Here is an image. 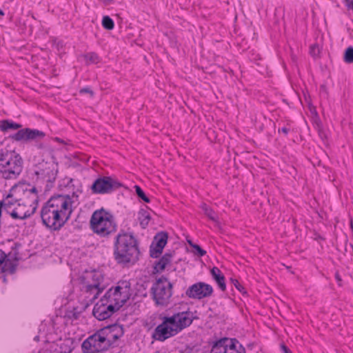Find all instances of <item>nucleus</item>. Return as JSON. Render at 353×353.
<instances>
[{
  "label": "nucleus",
  "instance_id": "obj_37",
  "mask_svg": "<svg viewBox=\"0 0 353 353\" xmlns=\"http://www.w3.org/2000/svg\"><path fill=\"white\" fill-rule=\"evenodd\" d=\"M281 348L283 353H292L291 350L284 344L281 345Z\"/></svg>",
  "mask_w": 353,
  "mask_h": 353
},
{
  "label": "nucleus",
  "instance_id": "obj_35",
  "mask_svg": "<svg viewBox=\"0 0 353 353\" xmlns=\"http://www.w3.org/2000/svg\"><path fill=\"white\" fill-rule=\"evenodd\" d=\"M345 5L348 10H353V0H344Z\"/></svg>",
  "mask_w": 353,
  "mask_h": 353
},
{
  "label": "nucleus",
  "instance_id": "obj_17",
  "mask_svg": "<svg viewBox=\"0 0 353 353\" xmlns=\"http://www.w3.org/2000/svg\"><path fill=\"white\" fill-rule=\"evenodd\" d=\"M174 314L176 318V321L179 332H181L183 329L189 327L194 319L193 316V313L189 310L178 312Z\"/></svg>",
  "mask_w": 353,
  "mask_h": 353
},
{
  "label": "nucleus",
  "instance_id": "obj_39",
  "mask_svg": "<svg viewBox=\"0 0 353 353\" xmlns=\"http://www.w3.org/2000/svg\"><path fill=\"white\" fill-rule=\"evenodd\" d=\"M335 278L338 281H341V279L338 273L335 274Z\"/></svg>",
  "mask_w": 353,
  "mask_h": 353
},
{
  "label": "nucleus",
  "instance_id": "obj_11",
  "mask_svg": "<svg viewBox=\"0 0 353 353\" xmlns=\"http://www.w3.org/2000/svg\"><path fill=\"white\" fill-rule=\"evenodd\" d=\"M122 183L112 176H103L97 179L90 189L92 194H106L117 190Z\"/></svg>",
  "mask_w": 353,
  "mask_h": 353
},
{
  "label": "nucleus",
  "instance_id": "obj_1",
  "mask_svg": "<svg viewBox=\"0 0 353 353\" xmlns=\"http://www.w3.org/2000/svg\"><path fill=\"white\" fill-rule=\"evenodd\" d=\"M78 195L57 194L51 196L42 206L40 212L42 223L51 231H59L70 219L72 213L74 199Z\"/></svg>",
  "mask_w": 353,
  "mask_h": 353
},
{
  "label": "nucleus",
  "instance_id": "obj_7",
  "mask_svg": "<svg viewBox=\"0 0 353 353\" xmlns=\"http://www.w3.org/2000/svg\"><path fill=\"white\" fill-rule=\"evenodd\" d=\"M173 285L168 278L162 276L152 284L150 293L156 306L167 307L172 296Z\"/></svg>",
  "mask_w": 353,
  "mask_h": 353
},
{
  "label": "nucleus",
  "instance_id": "obj_19",
  "mask_svg": "<svg viewBox=\"0 0 353 353\" xmlns=\"http://www.w3.org/2000/svg\"><path fill=\"white\" fill-rule=\"evenodd\" d=\"M109 332H107L108 339L110 341V346L123 334V327L117 324L105 326Z\"/></svg>",
  "mask_w": 353,
  "mask_h": 353
},
{
  "label": "nucleus",
  "instance_id": "obj_10",
  "mask_svg": "<svg viewBox=\"0 0 353 353\" xmlns=\"http://www.w3.org/2000/svg\"><path fill=\"white\" fill-rule=\"evenodd\" d=\"M210 353H246V351L236 338L223 337L213 343Z\"/></svg>",
  "mask_w": 353,
  "mask_h": 353
},
{
  "label": "nucleus",
  "instance_id": "obj_21",
  "mask_svg": "<svg viewBox=\"0 0 353 353\" xmlns=\"http://www.w3.org/2000/svg\"><path fill=\"white\" fill-rule=\"evenodd\" d=\"M172 258V254L171 252H165L154 265V269L156 272H161L164 270L166 265L170 263Z\"/></svg>",
  "mask_w": 353,
  "mask_h": 353
},
{
  "label": "nucleus",
  "instance_id": "obj_34",
  "mask_svg": "<svg viewBox=\"0 0 353 353\" xmlns=\"http://www.w3.org/2000/svg\"><path fill=\"white\" fill-rule=\"evenodd\" d=\"M80 94H89L91 97H94V92L89 87H85L79 90Z\"/></svg>",
  "mask_w": 353,
  "mask_h": 353
},
{
  "label": "nucleus",
  "instance_id": "obj_30",
  "mask_svg": "<svg viewBox=\"0 0 353 353\" xmlns=\"http://www.w3.org/2000/svg\"><path fill=\"white\" fill-rule=\"evenodd\" d=\"M135 192L138 197L146 203H150V200L148 196L145 194L143 190L139 185H135Z\"/></svg>",
  "mask_w": 353,
  "mask_h": 353
},
{
  "label": "nucleus",
  "instance_id": "obj_15",
  "mask_svg": "<svg viewBox=\"0 0 353 353\" xmlns=\"http://www.w3.org/2000/svg\"><path fill=\"white\" fill-rule=\"evenodd\" d=\"M117 310L112 304L106 303L105 301L101 298L99 301L94 305L92 314L93 316L99 321H103L111 317Z\"/></svg>",
  "mask_w": 353,
  "mask_h": 353
},
{
  "label": "nucleus",
  "instance_id": "obj_6",
  "mask_svg": "<svg viewBox=\"0 0 353 353\" xmlns=\"http://www.w3.org/2000/svg\"><path fill=\"white\" fill-rule=\"evenodd\" d=\"M81 291L86 298L94 301L106 288L103 274L97 270L88 272L81 277Z\"/></svg>",
  "mask_w": 353,
  "mask_h": 353
},
{
  "label": "nucleus",
  "instance_id": "obj_4",
  "mask_svg": "<svg viewBox=\"0 0 353 353\" xmlns=\"http://www.w3.org/2000/svg\"><path fill=\"white\" fill-rule=\"evenodd\" d=\"M23 169V159L15 151L6 150L0 155V176L5 179H15Z\"/></svg>",
  "mask_w": 353,
  "mask_h": 353
},
{
  "label": "nucleus",
  "instance_id": "obj_38",
  "mask_svg": "<svg viewBox=\"0 0 353 353\" xmlns=\"http://www.w3.org/2000/svg\"><path fill=\"white\" fill-rule=\"evenodd\" d=\"M36 146L38 149H42L44 148V145L43 143H39Z\"/></svg>",
  "mask_w": 353,
  "mask_h": 353
},
{
  "label": "nucleus",
  "instance_id": "obj_18",
  "mask_svg": "<svg viewBox=\"0 0 353 353\" xmlns=\"http://www.w3.org/2000/svg\"><path fill=\"white\" fill-rule=\"evenodd\" d=\"M0 266L3 273L12 274L16 272L17 263L8 259L6 254L0 249Z\"/></svg>",
  "mask_w": 353,
  "mask_h": 353
},
{
  "label": "nucleus",
  "instance_id": "obj_2",
  "mask_svg": "<svg viewBox=\"0 0 353 353\" xmlns=\"http://www.w3.org/2000/svg\"><path fill=\"white\" fill-rule=\"evenodd\" d=\"M140 251L138 241L132 233L120 232L114 243V256L118 264L134 263L139 259Z\"/></svg>",
  "mask_w": 353,
  "mask_h": 353
},
{
  "label": "nucleus",
  "instance_id": "obj_26",
  "mask_svg": "<svg viewBox=\"0 0 353 353\" xmlns=\"http://www.w3.org/2000/svg\"><path fill=\"white\" fill-rule=\"evenodd\" d=\"M163 248L161 245L156 244L154 241L152 242L150 246V256L152 258H158L162 253Z\"/></svg>",
  "mask_w": 353,
  "mask_h": 353
},
{
  "label": "nucleus",
  "instance_id": "obj_24",
  "mask_svg": "<svg viewBox=\"0 0 353 353\" xmlns=\"http://www.w3.org/2000/svg\"><path fill=\"white\" fill-rule=\"evenodd\" d=\"M168 238V236L166 232H161L155 235L153 241L164 248L167 243Z\"/></svg>",
  "mask_w": 353,
  "mask_h": 353
},
{
  "label": "nucleus",
  "instance_id": "obj_5",
  "mask_svg": "<svg viewBox=\"0 0 353 353\" xmlns=\"http://www.w3.org/2000/svg\"><path fill=\"white\" fill-rule=\"evenodd\" d=\"M132 292L130 281L129 280H121L114 286L108 290L101 298L106 303L112 304L114 307L119 310L130 299Z\"/></svg>",
  "mask_w": 353,
  "mask_h": 353
},
{
  "label": "nucleus",
  "instance_id": "obj_22",
  "mask_svg": "<svg viewBox=\"0 0 353 353\" xmlns=\"http://www.w3.org/2000/svg\"><path fill=\"white\" fill-rule=\"evenodd\" d=\"M151 219L150 213L147 210L141 208L138 212V220L141 228L145 229L148 227Z\"/></svg>",
  "mask_w": 353,
  "mask_h": 353
},
{
  "label": "nucleus",
  "instance_id": "obj_40",
  "mask_svg": "<svg viewBox=\"0 0 353 353\" xmlns=\"http://www.w3.org/2000/svg\"><path fill=\"white\" fill-rule=\"evenodd\" d=\"M3 124V120L0 121V130H2V125Z\"/></svg>",
  "mask_w": 353,
  "mask_h": 353
},
{
  "label": "nucleus",
  "instance_id": "obj_41",
  "mask_svg": "<svg viewBox=\"0 0 353 353\" xmlns=\"http://www.w3.org/2000/svg\"><path fill=\"white\" fill-rule=\"evenodd\" d=\"M0 15L1 16H4L5 15L4 12L1 8H0Z\"/></svg>",
  "mask_w": 353,
  "mask_h": 353
},
{
  "label": "nucleus",
  "instance_id": "obj_8",
  "mask_svg": "<svg viewBox=\"0 0 353 353\" xmlns=\"http://www.w3.org/2000/svg\"><path fill=\"white\" fill-rule=\"evenodd\" d=\"M108 327H103L88 337L82 343L83 353H97L107 350L110 347Z\"/></svg>",
  "mask_w": 353,
  "mask_h": 353
},
{
  "label": "nucleus",
  "instance_id": "obj_32",
  "mask_svg": "<svg viewBox=\"0 0 353 353\" xmlns=\"http://www.w3.org/2000/svg\"><path fill=\"white\" fill-rule=\"evenodd\" d=\"M190 246L194 248V252L199 256H203L206 254V251L201 248V247L197 244H194L190 242Z\"/></svg>",
  "mask_w": 353,
  "mask_h": 353
},
{
  "label": "nucleus",
  "instance_id": "obj_29",
  "mask_svg": "<svg viewBox=\"0 0 353 353\" xmlns=\"http://www.w3.org/2000/svg\"><path fill=\"white\" fill-rule=\"evenodd\" d=\"M343 59L345 63H353V47L350 46L346 48L344 52Z\"/></svg>",
  "mask_w": 353,
  "mask_h": 353
},
{
  "label": "nucleus",
  "instance_id": "obj_33",
  "mask_svg": "<svg viewBox=\"0 0 353 353\" xmlns=\"http://www.w3.org/2000/svg\"><path fill=\"white\" fill-rule=\"evenodd\" d=\"M230 281H231V283L234 285V286L240 292H241L243 294H247V292H246L245 288L239 283V281L237 279L231 278Z\"/></svg>",
  "mask_w": 353,
  "mask_h": 353
},
{
  "label": "nucleus",
  "instance_id": "obj_27",
  "mask_svg": "<svg viewBox=\"0 0 353 353\" xmlns=\"http://www.w3.org/2000/svg\"><path fill=\"white\" fill-rule=\"evenodd\" d=\"M84 58L88 63H97L100 61L99 55L93 52L85 54Z\"/></svg>",
  "mask_w": 353,
  "mask_h": 353
},
{
  "label": "nucleus",
  "instance_id": "obj_23",
  "mask_svg": "<svg viewBox=\"0 0 353 353\" xmlns=\"http://www.w3.org/2000/svg\"><path fill=\"white\" fill-rule=\"evenodd\" d=\"M200 208L203 210L205 216H207L210 220L216 221L217 216L216 212L212 210L211 207L207 205L205 203H202L200 205Z\"/></svg>",
  "mask_w": 353,
  "mask_h": 353
},
{
  "label": "nucleus",
  "instance_id": "obj_43",
  "mask_svg": "<svg viewBox=\"0 0 353 353\" xmlns=\"http://www.w3.org/2000/svg\"><path fill=\"white\" fill-rule=\"evenodd\" d=\"M351 228H352V230L353 231V222L352 221L351 222Z\"/></svg>",
  "mask_w": 353,
  "mask_h": 353
},
{
  "label": "nucleus",
  "instance_id": "obj_9",
  "mask_svg": "<svg viewBox=\"0 0 353 353\" xmlns=\"http://www.w3.org/2000/svg\"><path fill=\"white\" fill-rule=\"evenodd\" d=\"M159 319L162 320V323L154 329L152 334L153 339L163 342L179 333L174 314L171 316L161 314Z\"/></svg>",
  "mask_w": 353,
  "mask_h": 353
},
{
  "label": "nucleus",
  "instance_id": "obj_13",
  "mask_svg": "<svg viewBox=\"0 0 353 353\" xmlns=\"http://www.w3.org/2000/svg\"><path fill=\"white\" fill-rule=\"evenodd\" d=\"M213 291L211 285L199 281L189 286L185 291V295L190 299L201 300L212 296Z\"/></svg>",
  "mask_w": 353,
  "mask_h": 353
},
{
  "label": "nucleus",
  "instance_id": "obj_20",
  "mask_svg": "<svg viewBox=\"0 0 353 353\" xmlns=\"http://www.w3.org/2000/svg\"><path fill=\"white\" fill-rule=\"evenodd\" d=\"M212 279L216 281L221 291L226 290L225 279L223 274L217 267H213L210 270Z\"/></svg>",
  "mask_w": 353,
  "mask_h": 353
},
{
  "label": "nucleus",
  "instance_id": "obj_42",
  "mask_svg": "<svg viewBox=\"0 0 353 353\" xmlns=\"http://www.w3.org/2000/svg\"><path fill=\"white\" fill-rule=\"evenodd\" d=\"M3 282H6V276H3Z\"/></svg>",
  "mask_w": 353,
  "mask_h": 353
},
{
  "label": "nucleus",
  "instance_id": "obj_16",
  "mask_svg": "<svg viewBox=\"0 0 353 353\" xmlns=\"http://www.w3.org/2000/svg\"><path fill=\"white\" fill-rule=\"evenodd\" d=\"M57 169L54 166V165H46L44 168L40 169L39 170L36 172V174L38 177H40L48 182L49 184H47V186L52 187L53 183L55 181L57 175Z\"/></svg>",
  "mask_w": 353,
  "mask_h": 353
},
{
  "label": "nucleus",
  "instance_id": "obj_25",
  "mask_svg": "<svg viewBox=\"0 0 353 353\" xmlns=\"http://www.w3.org/2000/svg\"><path fill=\"white\" fill-rule=\"evenodd\" d=\"M2 131H7L8 130H18L22 127V125L13 121L12 120L5 119L2 125Z\"/></svg>",
  "mask_w": 353,
  "mask_h": 353
},
{
  "label": "nucleus",
  "instance_id": "obj_14",
  "mask_svg": "<svg viewBox=\"0 0 353 353\" xmlns=\"http://www.w3.org/2000/svg\"><path fill=\"white\" fill-rule=\"evenodd\" d=\"M45 135V133L41 130L26 128L18 130L16 133L10 135L9 137L16 141L27 142L32 140H40Z\"/></svg>",
  "mask_w": 353,
  "mask_h": 353
},
{
  "label": "nucleus",
  "instance_id": "obj_3",
  "mask_svg": "<svg viewBox=\"0 0 353 353\" xmlns=\"http://www.w3.org/2000/svg\"><path fill=\"white\" fill-rule=\"evenodd\" d=\"M90 223L93 232L101 237L115 232L117 228L114 216L103 208L93 212Z\"/></svg>",
  "mask_w": 353,
  "mask_h": 353
},
{
  "label": "nucleus",
  "instance_id": "obj_28",
  "mask_svg": "<svg viewBox=\"0 0 353 353\" xmlns=\"http://www.w3.org/2000/svg\"><path fill=\"white\" fill-rule=\"evenodd\" d=\"M102 26L105 29L111 30L114 27V23L109 16H104L102 19Z\"/></svg>",
  "mask_w": 353,
  "mask_h": 353
},
{
  "label": "nucleus",
  "instance_id": "obj_12",
  "mask_svg": "<svg viewBox=\"0 0 353 353\" xmlns=\"http://www.w3.org/2000/svg\"><path fill=\"white\" fill-rule=\"evenodd\" d=\"M37 207L38 203H17L16 205H10L9 208L2 205V210L4 209L14 219L23 220L32 215Z\"/></svg>",
  "mask_w": 353,
  "mask_h": 353
},
{
  "label": "nucleus",
  "instance_id": "obj_36",
  "mask_svg": "<svg viewBox=\"0 0 353 353\" xmlns=\"http://www.w3.org/2000/svg\"><path fill=\"white\" fill-rule=\"evenodd\" d=\"M290 131V129L287 127H282L281 128H279L278 132H283L285 135H288V132Z\"/></svg>",
  "mask_w": 353,
  "mask_h": 353
},
{
  "label": "nucleus",
  "instance_id": "obj_31",
  "mask_svg": "<svg viewBox=\"0 0 353 353\" xmlns=\"http://www.w3.org/2000/svg\"><path fill=\"white\" fill-rule=\"evenodd\" d=\"M321 52V48L318 44H312L310 47V53L313 57H318Z\"/></svg>",
  "mask_w": 353,
  "mask_h": 353
}]
</instances>
